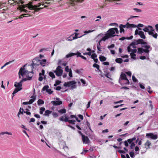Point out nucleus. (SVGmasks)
Listing matches in <instances>:
<instances>
[{"mask_svg": "<svg viewBox=\"0 0 158 158\" xmlns=\"http://www.w3.org/2000/svg\"><path fill=\"white\" fill-rule=\"evenodd\" d=\"M41 3H39L38 5H35L33 6L31 4L28 5V8L29 9L34 10L35 11L33 12L34 14L35 12H37L39 10H41V9H43L44 7H46V6H44V7L38 8V7H40L41 6Z\"/></svg>", "mask_w": 158, "mask_h": 158, "instance_id": "f257e3e1", "label": "nucleus"}, {"mask_svg": "<svg viewBox=\"0 0 158 158\" xmlns=\"http://www.w3.org/2000/svg\"><path fill=\"white\" fill-rule=\"evenodd\" d=\"M123 80H124L126 81V82L123 83V84L129 85L130 84V82L128 79L127 78L126 74L123 72H122L120 76V77L119 79V82L121 84L120 82L121 81Z\"/></svg>", "mask_w": 158, "mask_h": 158, "instance_id": "f03ea898", "label": "nucleus"}, {"mask_svg": "<svg viewBox=\"0 0 158 158\" xmlns=\"http://www.w3.org/2000/svg\"><path fill=\"white\" fill-rule=\"evenodd\" d=\"M61 68V66L59 65L57 67L56 70L54 71V72L55 73L56 76L58 77L60 76L63 73V70Z\"/></svg>", "mask_w": 158, "mask_h": 158, "instance_id": "7ed1b4c3", "label": "nucleus"}, {"mask_svg": "<svg viewBox=\"0 0 158 158\" xmlns=\"http://www.w3.org/2000/svg\"><path fill=\"white\" fill-rule=\"evenodd\" d=\"M33 63L32 64L31 66V68L32 69L34 68V67H37V66L39 65H41L42 66H44V64H43L41 62H40V60H34L32 62Z\"/></svg>", "mask_w": 158, "mask_h": 158, "instance_id": "20e7f679", "label": "nucleus"}, {"mask_svg": "<svg viewBox=\"0 0 158 158\" xmlns=\"http://www.w3.org/2000/svg\"><path fill=\"white\" fill-rule=\"evenodd\" d=\"M136 139V138L135 137H133L132 138L128 139V142H129V144H131L130 148L131 149H133L135 147V143L134 142H133V141Z\"/></svg>", "mask_w": 158, "mask_h": 158, "instance_id": "39448f33", "label": "nucleus"}, {"mask_svg": "<svg viewBox=\"0 0 158 158\" xmlns=\"http://www.w3.org/2000/svg\"><path fill=\"white\" fill-rule=\"evenodd\" d=\"M84 0H70L69 3L72 6H74L77 5V3L79 2H82Z\"/></svg>", "mask_w": 158, "mask_h": 158, "instance_id": "423d86ee", "label": "nucleus"}, {"mask_svg": "<svg viewBox=\"0 0 158 158\" xmlns=\"http://www.w3.org/2000/svg\"><path fill=\"white\" fill-rule=\"evenodd\" d=\"M107 33L109 35V36H110V37H114L116 35H114L115 32L114 31V28L110 29L107 31ZM117 35L118 36V35Z\"/></svg>", "mask_w": 158, "mask_h": 158, "instance_id": "0eeeda50", "label": "nucleus"}, {"mask_svg": "<svg viewBox=\"0 0 158 158\" xmlns=\"http://www.w3.org/2000/svg\"><path fill=\"white\" fill-rule=\"evenodd\" d=\"M49 86L48 85H46L44 86L42 89V91L46 90V92L48 93L49 94H51L53 92V91L52 90V89H48Z\"/></svg>", "mask_w": 158, "mask_h": 158, "instance_id": "6e6552de", "label": "nucleus"}, {"mask_svg": "<svg viewBox=\"0 0 158 158\" xmlns=\"http://www.w3.org/2000/svg\"><path fill=\"white\" fill-rule=\"evenodd\" d=\"M74 55H77V57H78V56L81 57V56H82L81 54V53L80 52H77V53H71L69 54H68L66 55V57L68 58Z\"/></svg>", "mask_w": 158, "mask_h": 158, "instance_id": "1a4fd4ad", "label": "nucleus"}, {"mask_svg": "<svg viewBox=\"0 0 158 158\" xmlns=\"http://www.w3.org/2000/svg\"><path fill=\"white\" fill-rule=\"evenodd\" d=\"M146 136L147 137L153 139H157L158 137L157 135H154L153 133H151L146 134Z\"/></svg>", "mask_w": 158, "mask_h": 158, "instance_id": "9d476101", "label": "nucleus"}, {"mask_svg": "<svg viewBox=\"0 0 158 158\" xmlns=\"http://www.w3.org/2000/svg\"><path fill=\"white\" fill-rule=\"evenodd\" d=\"M82 140L83 143L86 144H88L90 142V141L88 136L84 135H82Z\"/></svg>", "mask_w": 158, "mask_h": 158, "instance_id": "9b49d317", "label": "nucleus"}, {"mask_svg": "<svg viewBox=\"0 0 158 158\" xmlns=\"http://www.w3.org/2000/svg\"><path fill=\"white\" fill-rule=\"evenodd\" d=\"M154 31V29L152 28L151 29V31H148V34L150 35H152L155 38H157L158 36V34L157 33H155L154 34L153 31Z\"/></svg>", "mask_w": 158, "mask_h": 158, "instance_id": "f8f14e48", "label": "nucleus"}, {"mask_svg": "<svg viewBox=\"0 0 158 158\" xmlns=\"http://www.w3.org/2000/svg\"><path fill=\"white\" fill-rule=\"evenodd\" d=\"M24 69L21 67L19 69V75H21L22 76H23L24 74H26L28 72V71L24 70Z\"/></svg>", "mask_w": 158, "mask_h": 158, "instance_id": "ddd939ff", "label": "nucleus"}, {"mask_svg": "<svg viewBox=\"0 0 158 158\" xmlns=\"http://www.w3.org/2000/svg\"><path fill=\"white\" fill-rule=\"evenodd\" d=\"M110 38V36H109V35L108 34L106 33L105 35L99 41V45H100V43H101L102 41H105L107 39Z\"/></svg>", "mask_w": 158, "mask_h": 158, "instance_id": "4468645a", "label": "nucleus"}, {"mask_svg": "<svg viewBox=\"0 0 158 158\" xmlns=\"http://www.w3.org/2000/svg\"><path fill=\"white\" fill-rule=\"evenodd\" d=\"M142 47L146 48V49H143V52L147 53H148L149 52V51L148 50V49H149L150 48V45H142Z\"/></svg>", "mask_w": 158, "mask_h": 158, "instance_id": "2eb2a0df", "label": "nucleus"}, {"mask_svg": "<svg viewBox=\"0 0 158 158\" xmlns=\"http://www.w3.org/2000/svg\"><path fill=\"white\" fill-rule=\"evenodd\" d=\"M61 101H52L51 102V103L54 106H56L62 104Z\"/></svg>", "mask_w": 158, "mask_h": 158, "instance_id": "dca6fc26", "label": "nucleus"}, {"mask_svg": "<svg viewBox=\"0 0 158 158\" xmlns=\"http://www.w3.org/2000/svg\"><path fill=\"white\" fill-rule=\"evenodd\" d=\"M31 99H30L28 102L29 104H31L33 102L36 100V95L33 94V95L31 97Z\"/></svg>", "mask_w": 158, "mask_h": 158, "instance_id": "f3484780", "label": "nucleus"}, {"mask_svg": "<svg viewBox=\"0 0 158 158\" xmlns=\"http://www.w3.org/2000/svg\"><path fill=\"white\" fill-rule=\"evenodd\" d=\"M65 118H64V117L63 116H62L60 117V118H59V120L60 121H64L65 122H67V121H68V118L66 115H65Z\"/></svg>", "mask_w": 158, "mask_h": 158, "instance_id": "a211bd4d", "label": "nucleus"}, {"mask_svg": "<svg viewBox=\"0 0 158 158\" xmlns=\"http://www.w3.org/2000/svg\"><path fill=\"white\" fill-rule=\"evenodd\" d=\"M126 27V25H124L122 24H120L119 25L120 28V32L122 33V32H124V30L123 28H125Z\"/></svg>", "mask_w": 158, "mask_h": 158, "instance_id": "6ab92c4d", "label": "nucleus"}, {"mask_svg": "<svg viewBox=\"0 0 158 158\" xmlns=\"http://www.w3.org/2000/svg\"><path fill=\"white\" fill-rule=\"evenodd\" d=\"M22 89V88L21 87H17L15 88L14 90L13 91V92L12 93L13 95V97L14 96V94H16L17 92L20 91Z\"/></svg>", "mask_w": 158, "mask_h": 158, "instance_id": "aec40b11", "label": "nucleus"}, {"mask_svg": "<svg viewBox=\"0 0 158 158\" xmlns=\"http://www.w3.org/2000/svg\"><path fill=\"white\" fill-rule=\"evenodd\" d=\"M151 144V143L150 142L149 140H148L145 143V148H146V149L149 148H150V146Z\"/></svg>", "mask_w": 158, "mask_h": 158, "instance_id": "412c9836", "label": "nucleus"}, {"mask_svg": "<svg viewBox=\"0 0 158 158\" xmlns=\"http://www.w3.org/2000/svg\"><path fill=\"white\" fill-rule=\"evenodd\" d=\"M14 86L16 88L21 87L22 86V83L21 82V81L19 83L15 82V83Z\"/></svg>", "mask_w": 158, "mask_h": 158, "instance_id": "4be33fe9", "label": "nucleus"}, {"mask_svg": "<svg viewBox=\"0 0 158 158\" xmlns=\"http://www.w3.org/2000/svg\"><path fill=\"white\" fill-rule=\"evenodd\" d=\"M126 25V27H127V28L129 27L134 28L136 27V25H135L130 24L129 23H127Z\"/></svg>", "mask_w": 158, "mask_h": 158, "instance_id": "5701e85b", "label": "nucleus"}, {"mask_svg": "<svg viewBox=\"0 0 158 158\" xmlns=\"http://www.w3.org/2000/svg\"><path fill=\"white\" fill-rule=\"evenodd\" d=\"M139 35L140 36V37L142 38L145 39L146 38L144 32L142 31H139Z\"/></svg>", "mask_w": 158, "mask_h": 158, "instance_id": "b1692460", "label": "nucleus"}, {"mask_svg": "<svg viewBox=\"0 0 158 158\" xmlns=\"http://www.w3.org/2000/svg\"><path fill=\"white\" fill-rule=\"evenodd\" d=\"M24 112V110H23V108H20L19 112L18 113V117L19 118V114H23V113Z\"/></svg>", "mask_w": 158, "mask_h": 158, "instance_id": "393cba45", "label": "nucleus"}, {"mask_svg": "<svg viewBox=\"0 0 158 158\" xmlns=\"http://www.w3.org/2000/svg\"><path fill=\"white\" fill-rule=\"evenodd\" d=\"M136 41H133L130 44V46H132V48H136V47L135 46V45H137Z\"/></svg>", "mask_w": 158, "mask_h": 158, "instance_id": "a878e982", "label": "nucleus"}, {"mask_svg": "<svg viewBox=\"0 0 158 158\" xmlns=\"http://www.w3.org/2000/svg\"><path fill=\"white\" fill-rule=\"evenodd\" d=\"M99 58L100 60L102 62L106 60V57L103 56H100Z\"/></svg>", "mask_w": 158, "mask_h": 158, "instance_id": "bb28decb", "label": "nucleus"}, {"mask_svg": "<svg viewBox=\"0 0 158 158\" xmlns=\"http://www.w3.org/2000/svg\"><path fill=\"white\" fill-rule=\"evenodd\" d=\"M5 134H7L8 135H12V133L11 132H8L7 131L2 132L0 133V135H4Z\"/></svg>", "mask_w": 158, "mask_h": 158, "instance_id": "cd10ccee", "label": "nucleus"}, {"mask_svg": "<svg viewBox=\"0 0 158 158\" xmlns=\"http://www.w3.org/2000/svg\"><path fill=\"white\" fill-rule=\"evenodd\" d=\"M74 34H75V36L73 37V39L71 40H72L76 39H77L78 38H80V37H81L82 36H84V35H85V34H84L83 35H82V36H80V37H78V33H75Z\"/></svg>", "mask_w": 158, "mask_h": 158, "instance_id": "c85d7f7f", "label": "nucleus"}, {"mask_svg": "<svg viewBox=\"0 0 158 158\" xmlns=\"http://www.w3.org/2000/svg\"><path fill=\"white\" fill-rule=\"evenodd\" d=\"M52 111H50L48 110H46L45 111V113L44 115L45 116H49V114L52 113Z\"/></svg>", "mask_w": 158, "mask_h": 158, "instance_id": "c756f323", "label": "nucleus"}, {"mask_svg": "<svg viewBox=\"0 0 158 158\" xmlns=\"http://www.w3.org/2000/svg\"><path fill=\"white\" fill-rule=\"evenodd\" d=\"M115 61L117 63L121 64L123 62V60L121 58H117L115 60Z\"/></svg>", "mask_w": 158, "mask_h": 158, "instance_id": "7c9ffc66", "label": "nucleus"}, {"mask_svg": "<svg viewBox=\"0 0 158 158\" xmlns=\"http://www.w3.org/2000/svg\"><path fill=\"white\" fill-rule=\"evenodd\" d=\"M69 118H68V121H67L69 123L71 124H75V123L76 122V120H69Z\"/></svg>", "mask_w": 158, "mask_h": 158, "instance_id": "2f4dec72", "label": "nucleus"}, {"mask_svg": "<svg viewBox=\"0 0 158 158\" xmlns=\"http://www.w3.org/2000/svg\"><path fill=\"white\" fill-rule=\"evenodd\" d=\"M58 112L61 114H64L66 112V110L65 109L63 108L61 110H59L58 111Z\"/></svg>", "mask_w": 158, "mask_h": 158, "instance_id": "473e14b6", "label": "nucleus"}, {"mask_svg": "<svg viewBox=\"0 0 158 158\" xmlns=\"http://www.w3.org/2000/svg\"><path fill=\"white\" fill-rule=\"evenodd\" d=\"M49 76L51 77L52 79L55 78V76L54 73L52 72H50L49 73Z\"/></svg>", "mask_w": 158, "mask_h": 158, "instance_id": "72a5a7b5", "label": "nucleus"}, {"mask_svg": "<svg viewBox=\"0 0 158 158\" xmlns=\"http://www.w3.org/2000/svg\"><path fill=\"white\" fill-rule=\"evenodd\" d=\"M44 103V102L42 99H39L37 101V104L38 105L43 104Z\"/></svg>", "mask_w": 158, "mask_h": 158, "instance_id": "f704fd0d", "label": "nucleus"}, {"mask_svg": "<svg viewBox=\"0 0 158 158\" xmlns=\"http://www.w3.org/2000/svg\"><path fill=\"white\" fill-rule=\"evenodd\" d=\"M143 49L142 48H138V53L139 54H142L143 53Z\"/></svg>", "mask_w": 158, "mask_h": 158, "instance_id": "c9c22d12", "label": "nucleus"}, {"mask_svg": "<svg viewBox=\"0 0 158 158\" xmlns=\"http://www.w3.org/2000/svg\"><path fill=\"white\" fill-rule=\"evenodd\" d=\"M93 66L94 68H96L97 69L99 70V69L100 68V66L98 64L96 63H94L93 64Z\"/></svg>", "mask_w": 158, "mask_h": 158, "instance_id": "e433bc0d", "label": "nucleus"}, {"mask_svg": "<svg viewBox=\"0 0 158 158\" xmlns=\"http://www.w3.org/2000/svg\"><path fill=\"white\" fill-rule=\"evenodd\" d=\"M45 110V108L44 107H42L40 108V113L41 114H43V112Z\"/></svg>", "mask_w": 158, "mask_h": 158, "instance_id": "4c0bfd02", "label": "nucleus"}, {"mask_svg": "<svg viewBox=\"0 0 158 158\" xmlns=\"http://www.w3.org/2000/svg\"><path fill=\"white\" fill-rule=\"evenodd\" d=\"M61 82L60 81L57 80L56 81L55 83L54 84V85L55 86H56L57 85H59L60 83Z\"/></svg>", "mask_w": 158, "mask_h": 158, "instance_id": "58836bf2", "label": "nucleus"}, {"mask_svg": "<svg viewBox=\"0 0 158 158\" xmlns=\"http://www.w3.org/2000/svg\"><path fill=\"white\" fill-rule=\"evenodd\" d=\"M137 42V44H142V42L143 41V39H139L138 40L136 41Z\"/></svg>", "mask_w": 158, "mask_h": 158, "instance_id": "ea45409f", "label": "nucleus"}, {"mask_svg": "<svg viewBox=\"0 0 158 158\" xmlns=\"http://www.w3.org/2000/svg\"><path fill=\"white\" fill-rule=\"evenodd\" d=\"M105 76L108 78L110 79V77L111 76V74L109 72H108L105 75Z\"/></svg>", "mask_w": 158, "mask_h": 158, "instance_id": "a19ab883", "label": "nucleus"}, {"mask_svg": "<svg viewBox=\"0 0 158 158\" xmlns=\"http://www.w3.org/2000/svg\"><path fill=\"white\" fill-rule=\"evenodd\" d=\"M130 55L132 59H135L136 55L134 53H130Z\"/></svg>", "mask_w": 158, "mask_h": 158, "instance_id": "79ce46f5", "label": "nucleus"}, {"mask_svg": "<svg viewBox=\"0 0 158 158\" xmlns=\"http://www.w3.org/2000/svg\"><path fill=\"white\" fill-rule=\"evenodd\" d=\"M64 86L65 87H69L70 86V85L69 84V81L67 82H65L64 84Z\"/></svg>", "mask_w": 158, "mask_h": 158, "instance_id": "37998d69", "label": "nucleus"}, {"mask_svg": "<svg viewBox=\"0 0 158 158\" xmlns=\"http://www.w3.org/2000/svg\"><path fill=\"white\" fill-rule=\"evenodd\" d=\"M76 83L77 82L74 81H69V84L70 85V86L73 85H75Z\"/></svg>", "mask_w": 158, "mask_h": 158, "instance_id": "c03bdc74", "label": "nucleus"}, {"mask_svg": "<svg viewBox=\"0 0 158 158\" xmlns=\"http://www.w3.org/2000/svg\"><path fill=\"white\" fill-rule=\"evenodd\" d=\"M28 15V14H23L21 15L18 18L19 19H21L23 18V17H28V16L26 15Z\"/></svg>", "mask_w": 158, "mask_h": 158, "instance_id": "a18cd8bd", "label": "nucleus"}, {"mask_svg": "<svg viewBox=\"0 0 158 158\" xmlns=\"http://www.w3.org/2000/svg\"><path fill=\"white\" fill-rule=\"evenodd\" d=\"M128 139L127 140H125L124 142V145L126 147H128L129 146V142H128Z\"/></svg>", "mask_w": 158, "mask_h": 158, "instance_id": "49530a36", "label": "nucleus"}, {"mask_svg": "<svg viewBox=\"0 0 158 158\" xmlns=\"http://www.w3.org/2000/svg\"><path fill=\"white\" fill-rule=\"evenodd\" d=\"M86 125H87V127H88L89 129L90 130V131H91L92 132H93V131H92V129L91 128L90 124L89 123L88 121H87V122H86Z\"/></svg>", "mask_w": 158, "mask_h": 158, "instance_id": "de8ad7c7", "label": "nucleus"}, {"mask_svg": "<svg viewBox=\"0 0 158 158\" xmlns=\"http://www.w3.org/2000/svg\"><path fill=\"white\" fill-rule=\"evenodd\" d=\"M46 60L45 59H43L41 60L40 61V62H41L42 63V64H44V66H45V64H46Z\"/></svg>", "mask_w": 158, "mask_h": 158, "instance_id": "09e8293b", "label": "nucleus"}, {"mask_svg": "<svg viewBox=\"0 0 158 158\" xmlns=\"http://www.w3.org/2000/svg\"><path fill=\"white\" fill-rule=\"evenodd\" d=\"M97 55L95 53L93 54L92 55H91V57L92 58V59H93L97 57Z\"/></svg>", "mask_w": 158, "mask_h": 158, "instance_id": "8fccbe9b", "label": "nucleus"}, {"mask_svg": "<svg viewBox=\"0 0 158 158\" xmlns=\"http://www.w3.org/2000/svg\"><path fill=\"white\" fill-rule=\"evenodd\" d=\"M52 114L53 117L55 118L57 117L58 116V114L57 113L54 112H53V113H52Z\"/></svg>", "mask_w": 158, "mask_h": 158, "instance_id": "3c124183", "label": "nucleus"}, {"mask_svg": "<svg viewBox=\"0 0 158 158\" xmlns=\"http://www.w3.org/2000/svg\"><path fill=\"white\" fill-rule=\"evenodd\" d=\"M115 46V45L114 44H111L110 45V46H108V47H107V48H108L109 49H110V48H113Z\"/></svg>", "mask_w": 158, "mask_h": 158, "instance_id": "603ef678", "label": "nucleus"}, {"mask_svg": "<svg viewBox=\"0 0 158 158\" xmlns=\"http://www.w3.org/2000/svg\"><path fill=\"white\" fill-rule=\"evenodd\" d=\"M132 79L133 81L134 82H136L138 81L137 79L134 76H132Z\"/></svg>", "mask_w": 158, "mask_h": 158, "instance_id": "864d4df0", "label": "nucleus"}, {"mask_svg": "<svg viewBox=\"0 0 158 158\" xmlns=\"http://www.w3.org/2000/svg\"><path fill=\"white\" fill-rule=\"evenodd\" d=\"M134 153L133 152H131L129 153V155L131 158H133L134 156Z\"/></svg>", "mask_w": 158, "mask_h": 158, "instance_id": "5fc2aeb1", "label": "nucleus"}, {"mask_svg": "<svg viewBox=\"0 0 158 158\" xmlns=\"http://www.w3.org/2000/svg\"><path fill=\"white\" fill-rule=\"evenodd\" d=\"M69 75L70 77H73L72 74V71L71 70V69H70V71L69 72Z\"/></svg>", "mask_w": 158, "mask_h": 158, "instance_id": "6e6d98bb", "label": "nucleus"}, {"mask_svg": "<svg viewBox=\"0 0 158 158\" xmlns=\"http://www.w3.org/2000/svg\"><path fill=\"white\" fill-rule=\"evenodd\" d=\"M91 53L90 52H85L83 53V54L84 55H88L89 56L91 55Z\"/></svg>", "mask_w": 158, "mask_h": 158, "instance_id": "4d7b16f0", "label": "nucleus"}, {"mask_svg": "<svg viewBox=\"0 0 158 158\" xmlns=\"http://www.w3.org/2000/svg\"><path fill=\"white\" fill-rule=\"evenodd\" d=\"M143 30L146 32H148L149 30L147 27H146L144 28L143 29Z\"/></svg>", "mask_w": 158, "mask_h": 158, "instance_id": "13d9d810", "label": "nucleus"}, {"mask_svg": "<svg viewBox=\"0 0 158 158\" xmlns=\"http://www.w3.org/2000/svg\"><path fill=\"white\" fill-rule=\"evenodd\" d=\"M126 73L128 76L131 77V73L130 71H128L126 72Z\"/></svg>", "mask_w": 158, "mask_h": 158, "instance_id": "bf43d9fd", "label": "nucleus"}, {"mask_svg": "<svg viewBox=\"0 0 158 158\" xmlns=\"http://www.w3.org/2000/svg\"><path fill=\"white\" fill-rule=\"evenodd\" d=\"M65 70L67 72H69V71L70 69H69L68 66H66L65 68Z\"/></svg>", "mask_w": 158, "mask_h": 158, "instance_id": "052dcab7", "label": "nucleus"}, {"mask_svg": "<svg viewBox=\"0 0 158 158\" xmlns=\"http://www.w3.org/2000/svg\"><path fill=\"white\" fill-rule=\"evenodd\" d=\"M80 81L83 84L85 85L86 84V82L84 80L82 79H80Z\"/></svg>", "mask_w": 158, "mask_h": 158, "instance_id": "680f3d73", "label": "nucleus"}, {"mask_svg": "<svg viewBox=\"0 0 158 158\" xmlns=\"http://www.w3.org/2000/svg\"><path fill=\"white\" fill-rule=\"evenodd\" d=\"M133 10H135L137 12H141V9H138L137 8H134Z\"/></svg>", "mask_w": 158, "mask_h": 158, "instance_id": "e2e57ef3", "label": "nucleus"}, {"mask_svg": "<svg viewBox=\"0 0 158 158\" xmlns=\"http://www.w3.org/2000/svg\"><path fill=\"white\" fill-rule=\"evenodd\" d=\"M118 152L121 153H123L125 154V152L124 151L122 150H119L118 151Z\"/></svg>", "mask_w": 158, "mask_h": 158, "instance_id": "0e129e2a", "label": "nucleus"}, {"mask_svg": "<svg viewBox=\"0 0 158 158\" xmlns=\"http://www.w3.org/2000/svg\"><path fill=\"white\" fill-rule=\"evenodd\" d=\"M139 85L141 89H145V87L143 85H142V84H141V83L139 84Z\"/></svg>", "mask_w": 158, "mask_h": 158, "instance_id": "69168bd1", "label": "nucleus"}, {"mask_svg": "<svg viewBox=\"0 0 158 158\" xmlns=\"http://www.w3.org/2000/svg\"><path fill=\"white\" fill-rule=\"evenodd\" d=\"M20 10H21L22 11H24L25 13H27L28 12V11L27 10H26L23 8H21L20 9Z\"/></svg>", "mask_w": 158, "mask_h": 158, "instance_id": "338daca9", "label": "nucleus"}, {"mask_svg": "<svg viewBox=\"0 0 158 158\" xmlns=\"http://www.w3.org/2000/svg\"><path fill=\"white\" fill-rule=\"evenodd\" d=\"M155 27L156 31L158 32V24H156Z\"/></svg>", "mask_w": 158, "mask_h": 158, "instance_id": "774afa93", "label": "nucleus"}]
</instances>
